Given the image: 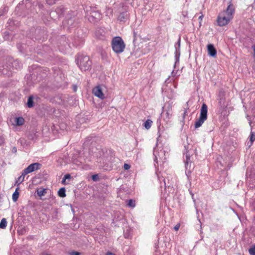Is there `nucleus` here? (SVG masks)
<instances>
[{"label":"nucleus","instance_id":"obj_16","mask_svg":"<svg viewBox=\"0 0 255 255\" xmlns=\"http://www.w3.org/2000/svg\"><path fill=\"white\" fill-rule=\"evenodd\" d=\"M219 104L220 105L219 110H223L227 107V104H226L225 99L223 97H221L219 100Z\"/></svg>","mask_w":255,"mask_h":255},{"label":"nucleus","instance_id":"obj_30","mask_svg":"<svg viewBox=\"0 0 255 255\" xmlns=\"http://www.w3.org/2000/svg\"><path fill=\"white\" fill-rule=\"evenodd\" d=\"M92 179L94 181H98L99 179L98 175L94 174V175H92Z\"/></svg>","mask_w":255,"mask_h":255},{"label":"nucleus","instance_id":"obj_31","mask_svg":"<svg viewBox=\"0 0 255 255\" xmlns=\"http://www.w3.org/2000/svg\"><path fill=\"white\" fill-rule=\"evenodd\" d=\"M99 32H100L99 30H97L95 32V35H96V36L97 37L99 38H103V37H104V35L101 34V35H100L99 34Z\"/></svg>","mask_w":255,"mask_h":255},{"label":"nucleus","instance_id":"obj_14","mask_svg":"<svg viewBox=\"0 0 255 255\" xmlns=\"http://www.w3.org/2000/svg\"><path fill=\"white\" fill-rule=\"evenodd\" d=\"M172 114V111L171 108H168V110L163 111L162 113L161 116L163 117L166 122L171 118Z\"/></svg>","mask_w":255,"mask_h":255},{"label":"nucleus","instance_id":"obj_6","mask_svg":"<svg viewBox=\"0 0 255 255\" xmlns=\"http://www.w3.org/2000/svg\"><path fill=\"white\" fill-rule=\"evenodd\" d=\"M231 19V16H228L222 12L219 14L217 21L219 26H223L228 24Z\"/></svg>","mask_w":255,"mask_h":255},{"label":"nucleus","instance_id":"obj_50","mask_svg":"<svg viewBox=\"0 0 255 255\" xmlns=\"http://www.w3.org/2000/svg\"><path fill=\"white\" fill-rule=\"evenodd\" d=\"M42 6V5H41V4H39V7H41V6Z\"/></svg>","mask_w":255,"mask_h":255},{"label":"nucleus","instance_id":"obj_32","mask_svg":"<svg viewBox=\"0 0 255 255\" xmlns=\"http://www.w3.org/2000/svg\"><path fill=\"white\" fill-rule=\"evenodd\" d=\"M4 138L2 135H0V145H1L4 143Z\"/></svg>","mask_w":255,"mask_h":255},{"label":"nucleus","instance_id":"obj_44","mask_svg":"<svg viewBox=\"0 0 255 255\" xmlns=\"http://www.w3.org/2000/svg\"><path fill=\"white\" fill-rule=\"evenodd\" d=\"M133 36L134 37L133 41H134L135 39V37H136V33L134 31L133 32Z\"/></svg>","mask_w":255,"mask_h":255},{"label":"nucleus","instance_id":"obj_21","mask_svg":"<svg viewBox=\"0 0 255 255\" xmlns=\"http://www.w3.org/2000/svg\"><path fill=\"white\" fill-rule=\"evenodd\" d=\"M152 121L150 119H147L143 124V126L146 129H149L152 125Z\"/></svg>","mask_w":255,"mask_h":255},{"label":"nucleus","instance_id":"obj_15","mask_svg":"<svg viewBox=\"0 0 255 255\" xmlns=\"http://www.w3.org/2000/svg\"><path fill=\"white\" fill-rule=\"evenodd\" d=\"M64 11H65V9H64V7H63V6H62V5L60 6L56 9L55 11H51L50 13V16L52 18L53 16H54V15L55 13H57L58 15V16H60L63 14Z\"/></svg>","mask_w":255,"mask_h":255},{"label":"nucleus","instance_id":"obj_13","mask_svg":"<svg viewBox=\"0 0 255 255\" xmlns=\"http://www.w3.org/2000/svg\"><path fill=\"white\" fill-rule=\"evenodd\" d=\"M180 41L181 38L180 37H179L178 41L175 44L174 47L175 49V57L176 58V61L179 60L180 57Z\"/></svg>","mask_w":255,"mask_h":255},{"label":"nucleus","instance_id":"obj_2","mask_svg":"<svg viewBox=\"0 0 255 255\" xmlns=\"http://www.w3.org/2000/svg\"><path fill=\"white\" fill-rule=\"evenodd\" d=\"M126 45L123 39L120 36H116L112 40V47L116 53H122L125 48Z\"/></svg>","mask_w":255,"mask_h":255},{"label":"nucleus","instance_id":"obj_27","mask_svg":"<svg viewBox=\"0 0 255 255\" xmlns=\"http://www.w3.org/2000/svg\"><path fill=\"white\" fill-rule=\"evenodd\" d=\"M255 140V132L252 131L251 132V134H250V141L251 142V144L250 145V146H251L253 144V142Z\"/></svg>","mask_w":255,"mask_h":255},{"label":"nucleus","instance_id":"obj_28","mask_svg":"<svg viewBox=\"0 0 255 255\" xmlns=\"http://www.w3.org/2000/svg\"><path fill=\"white\" fill-rule=\"evenodd\" d=\"M249 252L251 255H255V245L250 248Z\"/></svg>","mask_w":255,"mask_h":255},{"label":"nucleus","instance_id":"obj_12","mask_svg":"<svg viewBox=\"0 0 255 255\" xmlns=\"http://www.w3.org/2000/svg\"><path fill=\"white\" fill-rule=\"evenodd\" d=\"M208 54L209 56L215 57L217 55V50L212 44H209L207 45Z\"/></svg>","mask_w":255,"mask_h":255},{"label":"nucleus","instance_id":"obj_20","mask_svg":"<svg viewBox=\"0 0 255 255\" xmlns=\"http://www.w3.org/2000/svg\"><path fill=\"white\" fill-rule=\"evenodd\" d=\"M66 190L64 187L61 188L58 191V195L59 197L63 198L66 197Z\"/></svg>","mask_w":255,"mask_h":255},{"label":"nucleus","instance_id":"obj_1","mask_svg":"<svg viewBox=\"0 0 255 255\" xmlns=\"http://www.w3.org/2000/svg\"><path fill=\"white\" fill-rule=\"evenodd\" d=\"M77 64L81 70L86 71L90 69L92 61L89 56L79 54L76 58Z\"/></svg>","mask_w":255,"mask_h":255},{"label":"nucleus","instance_id":"obj_37","mask_svg":"<svg viewBox=\"0 0 255 255\" xmlns=\"http://www.w3.org/2000/svg\"><path fill=\"white\" fill-rule=\"evenodd\" d=\"M252 49H253L254 50V54H253V57L254 58H255V45H254L252 46Z\"/></svg>","mask_w":255,"mask_h":255},{"label":"nucleus","instance_id":"obj_34","mask_svg":"<svg viewBox=\"0 0 255 255\" xmlns=\"http://www.w3.org/2000/svg\"><path fill=\"white\" fill-rule=\"evenodd\" d=\"M64 179H70L71 178V175L70 174H66L64 176Z\"/></svg>","mask_w":255,"mask_h":255},{"label":"nucleus","instance_id":"obj_49","mask_svg":"<svg viewBox=\"0 0 255 255\" xmlns=\"http://www.w3.org/2000/svg\"><path fill=\"white\" fill-rule=\"evenodd\" d=\"M248 120L249 121L250 125L251 126L252 122L251 121V120L250 119H248Z\"/></svg>","mask_w":255,"mask_h":255},{"label":"nucleus","instance_id":"obj_18","mask_svg":"<svg viewBox=\"0 0 255 255\" xmlns=\"http://www.w3.org/2000/svg\"><path fill=\"white\" fill-rule=\"evenodd\" d=\"M24 120L22 117H17L15 119V122L16 126H22L24 124Z\"/></svg>","mask_w":255,"mask_h":255},{"label":"nucleus","instance_id":"obj_33","mask_svg":"<svg viewBox=\"0 0 255 255\" xmlns=\"http://www.w3.org/2000/svg\"><path fill=\"white\" fill-rule=\"evenodd\" d=\"M130 166L128 164L125 163L124 165V168L125 170H128L130 168Z\"/></svg>","mask_w":255,"mask_h":255},{"label":"nucleus","instance_id":"obj_45","mask_svg":"<svg viewBox=\"0 0 255 255\" xmlns=\"http://www.w3.org/2000/svg\"><path fill=\"white\" fill-rule=\"evenodd\" d=\"M7 9H8V8L6 7H5L4 8H3V11H7Z\"/></svg>","mask_w":255,"mask_h":255},{"label":"nucleus","instance_id":"obj_40","mask_svg":"<svg viewBox=\"0 0 255 255\" xmlns=\"http://www.w3.org/2000/svg\"><path fill=\"white\" fill-rule=\"evenodd\" d=\"M73 89L74 92H76L77 91V87L76 85H74L73 86Z\"/></svg>","mask_w":255,"mask_h":255},{"label":"nucleus","instance_id":"obj_47","mask_svg":"<svg viewBox=\"0 0 255 255\" xmlns=\"http://www.w3.org/2000/svg\"><path fill=\"white\" fill-rule=\"evenodd\" d=\"M127 1H128L129 2H132L133 0H126Z\"/></svg>","mask_w":255,"mask_h":255},{"label":"nucleus","instance_id":"obj_35","mask_svg":"<svg viewBox=\"0 0 255 255\" xmlns=\"http://www.w3.org/2000/svg\"><path fill=\"white\" fill-rule=\"evenodd\" d=\"M70 254V255H81L80 253L75 251L71 252Z\"/></svg>","mask_w":255,"mask_h":255},{"label":"nucleus","instance_id":"obj_9","mask_svg":"<svg viewBox=\"0 0 255 255\" xmlns=\"http://www.w3.org/2000/svg\"><path fill=\"white\" fill-rule=\"evenodd\" d=\"M101 17V14L98 11L93 10L90 13L88 19L92 22H97L100 19Z\"/></svg>","mask_w":255,"mask_h":255},{"label":"nucleus","instance_id":"obj_42","mask_svg":"<svg viewBox=\"0 0 255 255\" xmlns=\"http://www.w3.org/2000/svg\"><path fill=\"white\" fill-rule=\"evenodd\" d=\"M102 155V154L101 153V151H99V154H96V156L97 157H98V156H101Z\"/></svg>","mask_w":255,"mask_h":255},{"label":"nucleus","instance_id":"obj_22","mask_svg":"<svg viewBox=\"0 0 255 255\" xmlns=\"http://www.w3.org/2000/svg\"><path fill=\"white\" fill-rule=\"evenodd\" d=\"M7 221L6 219L2 218L0 223V228L5 229L6 227Z\"/></svg>","mask_w":255,"mask_h":255},{"label":"nucleus","instance_id":"obj_24","mask_svg":"<svg viewBox=\"0 0 255 255\" xmlns=\"http://www.w3.org/2000/svg\"><path fill=\"white\" fill-rule=\"evenodd\" d=\"M127 205L129 207L134 208L135 206V201L133 199L128 200Z\"/></svg>","mask_w":255,"mask_h":255},{"label":"nucleus","instance_id":"obj_26","mask_svg":"<svg viewBox=\"0 0 255 255\" xmlns=\"http://www.w3.org/2000/svg\"><path fill=\"white\" fill-rule=\"evenodd\" d=\"M46 193V189H40L37 190V194L39 196H42L44 195V194Z\"/></svg>","mask_w":255,"mask_h":255},{"label":"nucleus","instance_id":"obj_7","mask_svg":"<svg viewBox=\"0 0 255 255\" xmlns=\"http://www.w3.org/2000/svg\"><path fill=\"white\" fill-rule=\"evenodd\" d=\"M41 164L38 162H35L30 164L27 168H25L23 171L25 174L31 173L36 171L40 168Z\"/></svg>","mask_w":255,"mask_h":255},{"label":"nucleus","instance_id":"obj_8","mask_svg":"<svg viewBox=\"0 0 255 255\" xmlns=\"http://www.w3.org/2000/svg\"><path fill=\"white\" fill-rule=\"evenodd\" d=\"M46 33L44 30L36 29L35 31L34 38L37 40H43L46 37Z\"/></svg>","mask_w":255,"mask_h":255},{"label":"nucleus","instance_id":"obj_3","mask_svg":"<svg viewBox=\"0 0 255 255\" xmlns=\"http://www.w3.org/2000/svg\"><path fill=\"white\" fill-rule=\"evenodd\" d=\"M208 107L205 103H203L200 110V117L195 122V128H197L200 127L204 122L207 119Z\"/></svg>","mask_w":255,"mask_h":255},{"label":"nucleus","instance_id":"obj_19","mask_svg":"<svg viewBox=\"0 0 255 255\" xmlns=\"http://www.w3.org/2000/svg\"><path fill=\"white\" fill-rule=\"evenodd\" d=\"M27 106L28 108H32L34 106V102H33V97L32 96H30L27 100Z\"/></svg>","mask_w":255,"mask_h":255},{"label":"nucleus","instance_id":"obj_43","mask_svg":"<svg viewBox=\"0 0 255 255\" xmlns=\"http://www.w3.org/2000/svg\"><path fill=\"white\" fill-rule=\"evenodd\" d=\"M106 255H116L111 252H109L107 253Z\"/></svg>","mask_w":255,"mask_h":255},{"label":"nucleus","instance_id":"obj_39","mask_svg":"<svg viewBox=\"0 0 255 255\" xmlns=\"http://www.w3.org/2000/svg\"><path fill=\"white\" fill-rule=\"evenodd\" d=\"M203 14H201L200 16H199V18H199V19L200 20V22H200V23H201V21H202V18H203Z\"/></svg>","mask_w":255,"mask_h":255},{"label":"nucleus","instance_id":"obj_48","mask_svg":"<svg viewBox=\"0 0 255 255\" xmlns=\"http://www.w3.org/2000/svg\"><path fill=\"white\" fill-rule=\"evenodd\" d=\"M2 15H3V12L0 11V16Z\"/></svg>","mask_w":255,"mask_h":255},{"label":"nucleus","instance_id":"obj_23","mask_svg":"<svg viewBox=\"0 0 255 255\" xmlns=\"http://www.w3.org/2000/svg\"><path fill=\"white\" fill-rule=\"evenodd\" d=\"M18 188H17L15 191V192L12 194V200L14 202H15L17 200L18 196H19V193L17 191Z\"/></svg>","mask_w":255,"mask_h":255},{"label":"nucleus","instance_id":"obj_11","mask_svg":"<svg viewBox=\"0 0 255 255\" xmlns=\"http://www.w3.org/2000/svg\"><path fill=\"white\" fill-rule=\"evenodd\" d=\"M235 8L232 2L230 1L228 2V5L227 9L224 10L222 12L225 13V14L228 16H231V18H233V14L234 13Z\"/></svg>","mask_w":255,"mask_h":255},{"label":"nucleus","instance_id":"obj_29","mask_svg":"<svg viewBox=\"0 0 255 255\" xmlns=\"http://www.w3.org/2000/svg\"><path fill=\"white\" fill-rule=\"evenodd\" d=\"M57 0H46V2L49 5H53L55 3Z\"/></svg>","mask_w":255,"mask_h":255},{"label":"nucleus","instance_id":"obj_46","mask_svg":"<svg viewBox=\"0 0 255 255\" xmlns=\"http://www.w3.org/2000/svg\"><path fill=\"white\" fill-rule=\"evenodd\" d=\"M253 205L255 206H254V208H255V200H254V201H253Z\"/></svg>","mask_w":255,"mask_h":255},{"label":"nucleus","instance_id":"obj_36","mask_svg":"<svg viewBox=\"0 0 255 255\" xmlns=\"http://www.w3.org/2000/svg\"><path fill=\"white\" fill-rule=\"evenodd\" d=\"M180 224H177L174 227V229L175 231H178L179 230V228H180Z\"/></svg>","mask_w":255,"mask_h":255},{"label":"nucleus","instance_id":"obj_17","mask_svg":"<svg viewBox=\"0 0 255 255\" xmlns=\"http://www.w3.org/2000/svg\"><path fill=\"white\" fill-rule=\"evenodd\" d=\"M25 175H26V174H25L24 172L22 171L21 176H20L16 180L15 185L16 184L17 186H18L20 184H21L24 181V177Z\"/></svg>","mask_w":255,"mask_h":255},{"label":"nucleus","instance_id":"obj_25","mask_svg":"<svg viewBox=\"0 0 255 255\" xmlns=\"http://www.w3.org/2000/svg\"><path fill=\"white\" fill-rule=\"evenodd\" d=\"M74 18H72V17H70L69 18H68V19L67 20V25L68 26V27H73V26H75V25H73V22L74 21Z\"/></svg>","mask_w":255,"mask_h":255},{"label":"nucleus","instance_id":"obj_4","mask_svg":"<svg viewBox=\"0 0 255 255\" xmlns=\"http://www.w3.org/2000/svg\"><path fill=\"white\" fill-rule=\"evenodd\" d=\"M185 152H183L184 154H186V159L185 160V174L188 180H190L191 173L194 169V165L192 164V160L190 159V154L187 151L186 146H184Z\"/></svg>","mask_w":255,"mask_h":255},{"label":"nucleus","instance_id":"obj_41","mask_svg":"<svg viewBox=\"0 0 255 255\" xmlns=\"http://www.w3.org/2000/svg\"><path fill=\"white\" fill-rule=\"evenodd\" d=\"M62 183L64 184H66V179H64V178L63 177L62 180Z\"/></svg>","mask_w":255,"mask_h":255},{"label":"nucleus","instance_id":"obj_5","mask_svg":"<svg viewBox=\"0 0 255 255\" xmlns=\"http://www.w3.org/2000/svg\"><path fill=\"white\" fill-rule=\"evenodd\" d=\"M128 7L127 5H123L118 17V20L120 22H126L129 19V14L128 12Z\"/></svg>","mask_w":255,"mask_h":255},{"label":"nucleus","instance_id":"obj_38","mask_svg":"<svg viewBox=\"0 0 255 255\" xmlns=\"http://www.w3.org/2000/svg\"><path fill=\"white\" fill-rule=\"evenodd\" d=\"M17 152V149L15 147H13L12 149V152L14 153H16Z\"/></svg>","mask_w":255,"mask_h":255},{"label":"nucleus","instance_id":"obj_10","mask_svg":"<svg viewBox=\"0 0 255 255\" xmlns=\"http://www.w3.org/2000/svg\"><path fill=\"white\" fill-rule=\"evenodd\" d=\"M93 93L94 95L101 99L105 98L104 94L100 86H97L93 89Z\"/></svg>","mask_w":255,"mask_h":255}]
</instances>
